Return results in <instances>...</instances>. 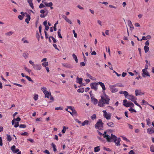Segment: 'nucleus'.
Returning a JSON list of instances; mask_svg holds the SVG:
<instances>
[{"label": "nucleus", "mask_w": 154, "mask_h": 154, "mask_svg": "<svg viewBox=\"0 0 154 154\" xmlns=\"http://www.w3.org/2000/svg\"><path fill=\"white\" fill-rule=\"evenodd\" d=\"M106 131L104 132V138H105L108 142H114L116 146H119L120 145V142L121 141L120 138H117L116 136L112 134H111V137L109 135L106 134Z\"/></svg>", "instance_id": "1"}, {"label": "nucleus", "mask_w": 154, "mask_h": 154, "mask_svg": "<svg viewBox=\"0 0 154 154\" xmlns=\"http://www.w3.org/2000/svg\"><path fill=\"white\" fill-rule=\"evenodd\" d=\"M110 99L109 97L106 94L102 96L101 100L99 101L98 106H99L102 107L104 106V104H108L109 103V101Z\"/></svg>", "instance_id": "2"}, {"label": "nucleus", "mask_w": 154, "mask_h": 154, "mask_svg": "<svg viewBox=\"0 0 154 154\" xmlns=\"http://www.w3.org/2000/svg\"><path fill=\"white\" fill-rule=\"evenodd\" d=\"M103 123L101 119H99L95 125V128L99 130H101L103 128Z\"/></svg>", "instance_id": "3"}, {"label": "nucleus", "mask_w": 154, "mask_h": 154, "mask_svg": "<svg viewBox=\"0 0 154 154\" xmlns=\"http://www.w3.org/2000/svg\"><path fill=\"white\" fill-rule=\"evenodd\" d=\"M103 116L104 118L108 120L110 119H111V114L110 113H107L105 110H103Z\"/></svg>", "instance_id": "4"}, {"label": "nucleus", "mask_w": 154, "mask_h": 154, "mask_svg": "<svg viewBox=\"0 0 154 154\" xmlns=\"http://www.w3.org/2000/svg\"><path fill=\"white\" fill-rule=\"evenodd\" d=\"M98 85V82H94L90 84V86L91 89L97 91V87Z\"/></svg>", "instance_id": "5"}, {"label": "nucleus", "mask_w": 154, "mask_h": 154, "mask_svg": "<svg viewBox=\"0 0 154 154\" xmlns=\"http://www.w3.org/2000/svg\"><path fill=\"white\" fill-rule=\"evenodd\" d=\"M147 67H145V68L142 70L143 74L142 76L143 77H145V75L146 76H150L149 74V72L147 71Z\"/></svg>", "instance_id": "6"}, {"label": "nucleus", "mask_w": 154, "mask_h": 154, "mask_svg": "<svg viewBox=\"0 0 154 154\" xmlns=\"http://www.w3.org/2000/svg\"><path fill=\"white\" fill-rule=\"evenodd\" d=\"M43 92L45 95V97L49 98L50 96L51 95V92H49L47 90H43Z\"/></svg>", "instance_id": "7"}, {"label": "nucleus", "mask_w": 154, "mask_h": 154, "mask_svg": "<svg viewBox=\"0 0 154 154\" xmlns=\"http://www.w3.org/2000/svg\"><path fill=\"white\" fill-rule=\"evenodd\" d=\"M111 91L112 93L116 92L118 91V89L116 88L115 85H111L109 86Z\"/></svg>", "instance_id": "8"}, {"label": "nucleus", "mask_w": 154, "mask_h": 154, "mask_svg": "<svg viewBox=\"0 0 154 154\" xmlns=\"http://www.w3.org/2000/svg\"><path fill=\"white\" fill-rule=\"evenodd\" d=\"M33 68L36 70H40L41 69L42 66L40 64H35L33 67Z\"/></svg>", "instance_id": "9"}, {"label": "nucleus", "mask_w": 154, "mask_h": 154, "mask_svg": "<svg viewBox=\"0 0 154 154\" xmlns=\"http://www.w3.org/2000/svg\"><path fill=\"white\" fill-rule=\"evenodd\" d=\"M147 131L148 134H152L154 133V129L152 127H151L150 128H148L147 130Z\"/></svg>", "instance_id": "10"}, {"label": "nucleus", "mask_w": 154, "mask_h": 154, "mask_svg": "<svg viewBox=\"0 0 154 154\" xmlns=\"http://www.w3.org/2000/svg\"><path fill=\"white\" fill-rule=\"evenodd\" d=\"M123 105L124 106H125L126 107H134V104L132 102H128L126 103H124Z\"/></svg>", "instance_id": "11"}, {"label": "nucleus", "mask_w": 154, "mask_h": 154, "mask_svg": "<svg viewBox=\"0 0 154 154\" xmlns=\"http://www.w3.org/2000/svg\"><path fill=\"white\" fill-rule=\"evenodd\" d=\"M127 98L132 101L136 100H137V98L134 96L131 95H128V96L127 97Z\"/></svg>", "instance_id": "12"}, {"label": "nucleus", "mask_w": 154, "mask_h": 154, "mask_svg": "<svg viewBox=\"0 0 154 154\" xmlns=\"http://www.w3.org/2000/svg\"><path fill=\"white\" fill-rule=\"evenodd\" d=\"M62 65L64 67L68 68H71L72 67V66L70 64L68 63H63L62 64Z\"/></svg>", "instance_id": "13"}, {"label": "nucleus", "mask_w": 154, "mask_h": 154, "mask_svg": "<svg viewBox=\"0 0 154 154\" xmlns=\"http://www.w3.org/2000/svg\"><path fill=\"white\" fill-rule=\"evenodd\" d=\"M128 26L130 28L131 30L134 29V27L131 20H128Z\"/></svg>", "instance_id": "14"}, {"label": "nucleus", "mask_w": 154, "mask_h": 154, "mask_svg": "<svg viewBox=\"0 0 154 154\" xmlns=\"http://www.w3.org/2000/svg\"><path fill=\"white\" fill-rule=\"evenodd\" d=\"M98 84H99L102 87V89L103 91H105L106 89L105 86L103 83L101 82H98Z\"/></svg>", "instance_id": "15"}, {"label": "nucleus", "mask_w": 154, "mask_h": 154, "mask_svg": "<svg viewBox=\"0 0 154 154\" xmlns=\"http://www.w3.org/2000/svg\"><path fill=\"white\" fill-rule=\"evenodd\" d=\"M82 78H79L78 77L77 78L76 82L80 84H81L82 82Z\"/></svg>", "instance_id": "16"}, {"label": "nucleus", "mask_w": 154, "mask_h": 154, "mask_svg": "<svg viewBox=\"0 0 154 154\" xmlns=\"http://www.w3.org/2000/svg\"><path fill=\"white\" fill-rule=\"evenodd\" d=\"M26 17L27 18L25 19V21L26 23H28L30 20V17L29 14H27Z\"/></svg>", "instance_id": "17"}, {"label": "nucleus", "mask_w": 154, "mask_h": 154, "mask_svg": "<svg viewBox=\"0 0 154 154\" xmlns=\"http://www.w3.org/2000/svg\"><path fill=\"white\" fill-rule=\"evenodd\" d=\"M100 150V146L95 147L94 148V151L95 152H97Z\"/></svg>", "instance_id": "18"}, {"label": "nucleus", "mask_w": 154, "mask_h": 154, "mask_svg": "<svg viewBox=\"0 0 154 154\" xmlns=\"http://www.w3.org/2000/svg\"><path fill=\"white\" fill-rule=\"evenodd\" d=\"M32 0H27V2L29 4L30 6L32 9H33L34 8V6L33 5V4L32 3Z\"/></svg>", "instance_id": "19"}, {"label": "nucleus", "mask_w": 154, "mask_h": 154, "mask_svg": "<svg viewBox=\"0 0 154 154\" xmlns=\"http://www.w3.org/2000/svg\"><path fill=\"white\" fill-rule=\"evenodd\" d=\"M91 101L93 102V103L94 104H97L98 102V100L94 97L91 98Z\"/></svg>", "instance_id": "20"}, {"label": "nucleus", "mask_w": 154, "mask_h": 154, "mask_svg": "<svg viewBox=\"0 0 154 154\" xmlns=\"http://www.w3.org/2000/svg\"><path fill=\"white\" fill-rule=\"evenodd\" d=\"M107 125L109 127H113L115 126L114 124L112 122L108 123Z\"/></svg>", "instance_id": "21"}, {"label": "nucleus", "mask_w": 154, "mask_h": 154, "mask_svg": "<svg viewBox=\"0 0 154 154\" xmlns=\"http://www.w3.org/2000/svg\"><path fill=\"white\" fill-rule=\"evenodd\" d=\"M86 75L88 78L91 79V80H94L95 79L94 77L92 76L90 74L88 73H86Z\"/></svg>", "instance_id": "22"}, {"label": "nucleus", "mask_w": 154, "mask_h": 154, "mask_svg": "<svg viewBox=\"0 0 154 154\" xmlns=\"http://www.w3.org/2000/svg\"><path fill=\"white\" fill-rule=\"evenodd\" d=\"M23 56L26 59L28 57L29 54L27 52H24L23 53Z\"/></svg>", "instance_id": "23"}, {"label": "nucleus", "mask_w": 154, "mask_h": 154, "mask_svg": "<svg viewBox=\"0 0 154 154\" xmlns=\"http://www.w3.org/2000/svg\"><path fill=\"white\" fill-rule=\"evenodd\" d=\"M44 3L46 6L48 7H51V6H52L53 5V3L51 2L49 3L45 2Z\"/></svg>", "instance_id": "24"}, {"label": "nucleus", "mask_w": 154, "mask_h": 154, "mask_svg": "<svg viewBox=\"0 0 154 154\" xmlns=\"http://www.w3.org/2000/svg\"><path fill=\"white\" fill-rule=\"evenodd\" d=\"M147 125L149 126L151 125V122L149 118H147L146 119Z\"/></svg>", "instance_id": "25"}, {"label": "nucleus", "mask_w": 154, "mask_h": 154, "mask_svg": "<svg viewBox=\"0 0 154 154\" xmlns=\"http://www.w3.org/2000/svg\"><path fill=\"white\" fill-rule=\"evenodd\" d=\"M60 31H61V29H58V30L57 31V34H58V37L59 38H62V36L61 34V33H60Z\"/></svg>", "instance_id": "26"}, {"label": "nucleus", "mask_w": 154, "mask_h": 154, "mask_svg": "<svg viewBox=\"0 0 154 154\" xmlns=\"http://www.w3.org/2000/svg\"><path fill=\"white\" fill-rule=\"evenodd\" d=\"M144 49L145 53L147 52L149 50V47L146 46H145L144 47Z\"/></svg>", "instance_id": "27"}, {"label": "nucleus", "mask_w": 154, "mask_h": 154, "mask_svg": "<svg viewBox=\"0 0 154 154\" xmlns=\"http://www.w3.org/2000/svg\"><path fill=\"white\" fill-rule=\"evenodd\" d=\"M73 58L74 59L76 63H78V60L76 56L74 54H73L72 55Z\"/></svg>", "instance_id": "28"}, {"label": "nucleus", "mask_w": 154, "mask_h": 154, "mask_svg": "<svg viewBox=\"0 0 154 154\" xmlns=\"http://www.w3.org/2000/svg\"><path fill=\"white\" fill-rule=\"evenodd\" d=\"M89 123V121L88 120H85L82 123V126H84L85 125H88Z\"/></svg>", "instance_id": "29"}, {"label": "nucleus", "mask_w": 154, "mask_h": 154, "mask_svg": "<svg viewBox=\"0 0 154 154\" xmlns=\"http://www.w3.org/2000/svg\"><path fill=\"white\" fill-rule=\"evenodd\" d=\"M51 146L53 149V150H54V152H55L57 151V149H56V146L53 143H51Z\"/></svg>", "instance_id": "30"}, {"label": "nucleus", "mask_w": 154, "mask_h": 154, "mask_svg": "<svg viewBox=\"0 0 154 154\" xmlns=\"http://www.w3.org/2000/svg\"><path fill=\"white\" fill-rule=\"evenodd\" d=\"M68 129V127H66L65 126H64L63 127V129L62 131V132L63 134H64L66 132V129Z\"/></svg>", "instance_id": "31"}, {"label": "nucleus", "mask_w": 154, "mask_h": 154, "mask_svg": "<svg viewBox=\"0 0 154 154\" xmlns=\"http://www.w3.org/2000/svg\"><path fill=\"white\" fill-rule=\"evenodd\" d=\"M84 91V89L83 88H81L78 89L77 90V91L78 92L83 93Z\"/></svg>", "instance_id": "32"}, {"label": "nucleus", "mask_w": 154, "mask_h": 154, "mask_svg": "<svg viewBox=\"0 0 154 154\" xmlns=\"http://www.w3.org/2000/svg\"><path fill=\"white\" fill-rule=\"evenodd\" d=\"M42 65L45 67H46L48 65V62H45L42 63Z\"/></svg>", "instance_id": "33"}, {"label": "nucleus", "mask_w": 154, "mask_h": 154, "mask_svg": "<svg viewBox=\"0 0 154 154\" xmlns=\"http://www.w3.org/2000/svg\"><path fill=\"white\" fill-rule=\"evenodd\" d=\"M7 140L8 141H11L12 140L11 137L10 136V135L7 134Z\"/></svg>", "instance_id": "34"}, {"label": "nucleus", "mask_w": 154, "mask_h": 154, "mask_svg": "<svg viewBox=\"0 0 154 154\" xmlns=\"http://www.w3.org/2000/svg\"><path fill=\"white\" fill-rule=\"evenodd\" d=\"M135 95L136 96H138V95H140L141 94V92H139V90H135Z\"/></svg>", "instance_id": "35"}, {"label": "nucleus", "mask_w": 154, "mask_h": 154, "mask_svg": "<svg viewBox=\"0 0 154 154\" xmlns=\"http://www.w3.org/2000/svg\"><path fill=\"white\" fill-rule=\"evenodd\" d=\"M13 33V32L12 31H10L6 33L5 34L7 36H10Z\"/></svg>", "instance_id": "36"}, {"label": "nucleus", "mask_w": 154, "mask_h": 154, "mask_svg": "<svg viewBox=\"0 0 154 154\" xmlns=\"http://www.w3.org/2000/svg\"><path fill=\"white\" fill-rule=\"evenodd\" d=\"M63 109V108L62 106H60L59 107H56L55 108V109L57 110H62Z\"/></svg>", "instance_id": "37"}, {"label": "nucleus", "mask_w": 154, "mask_h": 154, "mask_svg": "<svg viewBox=\"0 0 154 154\" xmlns=\"http://www.w3.org/2000/svg\"><path fill=\"white\" fill-rule=\"evenodd\" d=\"M25 77L30 82H33V80L31 79V78L30 77H29L28 76L26 75Z\"/></svg>", "instance_id": "38"}, {"label": "nucleus", "mask_w": 154, "mask_h": 154, "mask_svg": "<svg viewBox=\"0 0 154 154\" xmlns=\"http://www.w3.org/2000/svg\"><path fill=\"white\" fill-rule=\"evenodd\" d=\"M123 94H124L125 97L126 98H127V97H128V95H129V94H128V93L126 91H124Z\"/></svg>", "instance_id": "39"}, {"label": "nucleus", "mask_w": 154, "mask_h": 154, "mask_svg": "<svg viewBox=\"0 0 154 154\" xmlns=\"http://www.w3.org/2000/svg\"><path fill=\"white\" fill-rule=\"evenodd\" d=\"M24 69L25 70H26V72H28L29 73H30L31 72V70L30 69H29L27 67H24Z\"/></svg>", "instance_id": "40"}, {"label": "nucleus", "mask_w": 154, "mask_h": 154, "mask_svg": "<svg viewBox=\"0 0 154 154\" xmlns=\"http://www.w3.org/2000/svg\"><path fill=\"white\" fill-rule=\"evenodd\" d=\"M21 41H23V43H29V42L27 40H25V38H23L22 39Z\"/></svg>", "instance_id": "41"}, {"label": "nucleus", "mask_w": 154, "mask_h": 154, "mask_svg": "<svg viewBox=\"0 0 154 154\" xmlns=\"http://www.w3.org/2000/svg\"><path fill=\"white\" fill-rule=\"evenodd\" d=\"M129 110L131 112H136L137 111L134 109L132 108H131L129 109Z\"/></svg>", "instance_id": "42"}, {"label": "nucleus", "mask_w": 154, "mask_h": 154, "mask_svg": "<svg viewBox=\"0 0 154 154\" xmlns=\"http://www.w3.org/2000/svg\"><path fill=\"white\" fill-rule=\"evenodd\" d=\"M150 151L152 152H154V146L153 145H151L150 146Z\"/></svg>", "instance_id": "43"}, {"label": "nucleus", "mask_w": 154, "mask_h": 154, "mask_svg": "<svg viewBox=\"0 0 154 154\" xmlns=\"http://www.w3.org/2000/svg\"><path fill=\"white\" fill-rule=\"evenodd\" d=\"M91 119L93 120L96 118V116L95 114H93L91 117Z\"/></svg>", "instance_id": "44"}, {"label": "nucleus", "mask_w": 154, "mask_h": 154, "mask_svg": "<svg viewBox=\"0 0 154 154\" xmlns=\"http://www.w3.org/2000/svg\"><path fill=\"white\" fill-rule=\"evenodd\" d=\"M26 127V126L25 125L21 124L19 125L20 128H25Z\"/></svg>", "instance_id": "45"}, {"label": "nucleus", "mask_w": 154, "mask_h": 154, "mask_svg": "<svg viewBox=\"0 0 154 154\" xmlns=\"http://www.w3.org/2000/svg\"><path fill=\"white\" fill-rule=\"evenodd\" d=\"M38 94H35L34 97L33 98L35 100H37L38 99Z\"/></svg>", "instance_id": "46"}, {"label": "nucleus", "mask_w": 154, "mask_h": 154, "mask_svg": "<svg viewBox=\"0 0 154 154\" xmlns=\"http://www.w3.org/2000/svg\"><path fill=\"white\" fill-rule=\"evenodd\" d=\"M28 134L26 132H25L21 134V135L22 136H28Z\"/></svg>", "instance_id": "47"}, {"label": "nucleus", "mask_w": 154, "mask_h": 154, "mask_svg": "<svg viewBox=\"0 0 154 154\" xmlns=\"http://www.w3.org/2000/svg\"><path fill=\"white\" fill-rule=\"evenodd\" d=\"M103 149H104V150H106L107 151H109V152L111 151H112L109 148L105 147H104L103 148Z\"/></svg>", "instance_id": "48"}, {"label": "nucleus", "mask_w": 154, "mask_h": 154, "mask_svg": "<svg viewBox=\"0 0 154 154\" xmlns=\"http://www.w3.org/2000/svg\"><path fill=\"white\" fill-rule=\"evenodd\" d=\"M24 17V16H23V15H20L18 16V18L20 20H21L23 19Z\"/></svg>", "instance_id": "49"}, {"label": "nucleus", "mask_w": 154, "mask_h": 154, "mask_svg": "<svg viewBox=\"0 0 154 154\" xmlns=\"http://www.w3.org/2000/svg\"><path fill=\"white\" fill-rule=\"evenodd\" d=\"M47 13H46V14H40V16L41 18H44V17H45V16H46L47 15Z\"/></svg>", "instance_id": "50"}, {"label": "nucleus", "mask_w": 154, "mask_h": 154, "mask_svg": "<svg viewBox=\"0 0 154 154\" xmlns=\"http://www.w3.org/2000/svg\"><path fill=\"white\" fill-rule=\"evenodd\" d=\"M72 112L73 115H76V114H77L76 111L75 110V109H73V110H72Z\"/></svg>", "instance_id": "51"}, {"label": "nucleus", "mask_w": 154, "mask_h": 154, "mask_svg": "<svg viewBox=\"0 0 154 154\" xmlns=\"http://www.w3.org/2000/svg\"><path fill=\"white\" fill-rule=\"evenodd\" d=\"M122 138H123V139L124 140H125L126 141H127V142H130V140L128 139L126 137H123V136H122Z\"/></svg>", "instance_id": "52"}, {"label": "nucleus", "mask_w": 154, "mask_h": 154, "mask_svg": "<svg viewBox=\"0 0 154 154\" xmlns=\"http://www.w3.org/2000/svg\"><path fill=\"white\" fill-rule=\"evenodd\" d=\"M66 21L69 24H71L72 23V22L71 20L67 18Z\"/></svg>", "instance_id": "53"}, {"label": "nucleus", "mask_w": 154, "mask_h": 154, "mask_svg": "<svg viewBox=\"0 0 154 154\" xmlns=\"http://www.w3.org/2000/svg\"><path fill=\"white\" fill-rule=\"evenodd\" d=\"M19 126V123L18 122H15L14 127L15 128Z\"/></svg>", "instance_id": "54"}, {"label": "nucleus", "mask_w": 154, "mask_h": 154, "mask_svg": "<svg viewBox=\"0 0 154 154\" xmlns=\"http://www.w3.org/2000/svg\"><path fill=\"white\" fill-rule=\"evenodd\" d=\"M15 146L14 145H13L11 147V150H12L13 152L14 151L15 148Z\"/></svg>", "instance_id": "55"}, {"label": "nucleus", "mask_w": 154, "mask_h": 154, "mask_svg": "<svg viewBox=\"0 0 154 154\" xmlns=\"http://www.w3.org/2000/svg\"><path fill=\"white\" fill-rule=\"evenodd\" d=\"M39 30L40 34L41 35L42 25H40L39 27Z\"/></svg>", "instance_id": "56"}, {"label": "nucleus", "mask_w": 154, "mask_h": 154, "mask_svg": "<svg viewBox=\"0 0 154 154\" xmlns=\"http://www.w3.org/2000/svg\"><path fill=\"white\" fill-rule=\"evenodd\" d=\"M29 63L31 64V65H32V66H34V65H35V64L33 62H32V60H30L29 61Z\"/></svg>", "instance_id": "57"}, {"label": "nucleus", "mask_w": 154, "mask_h": 154, "mask_svg": "<svg viewBox=\"0 0 154 154\" xmlns=\"http://www.w3.org/2000/svg\"><path fill=\"white\" fill-rule=\"evenodd\" d=\"M51 38H52V40H53V42H54V43H56L57 41H56V39L53 36H51Z\"/></svg>", "instance_id": "58"}, {"label": "nucleus", "mask_w": 154, "mask_h": 154, "mask_svg": "<svg viewBox=\"0 0 154 154\" xmlns=\"http://www.w3.org/2000/svg\"><path fill=\"white\" fill-rule=\"evenodd\" d=\"M72 32L74 34V37L75 38H76L77 37V33L75 32V31L74 30H72Z\"/></svg>", "instance_id": "59"}, {"label": "nucleus", "mask_w": 154, "mask_h": 154, "mask_svg": "<svg viewBox=\"0 0 154 154\" xmlns=\"http://www.w3.org/2000/svg\"><path fill=\"white\" fill-rule=\"evenodd\" d=\"M13 84V85H14L17 86H19V87H22V85H20V84H17V83H14Z\"/></svg>", "instance_id": "60"}, {"label": "nucleus", "mask_w": 154, "mask_h": 154, "mask_svg": "<svg viewBox=\"0 0 154 154\" xmlns=\"http://www.w3.org/2000/svg\"><path fill=\"white\" fill-rule=\"evenodd\" d=\"M3 145L2 140V137H0V146H2Z\"/></svg>", "instance_id": "61"}, {"label": "nucleus", "mask_w": 154, "mask_h": 154, "mask_svg": "<svg viewBox=\"0 0 154 154\" xmlns=\"http://www.w3.org/2000/svg\"><path fill=\"white\" fill-rule=\"evenodd\" d=\"M128 154H135V152L133 150H132L128 152Z\"/></svg>", "instance_id": "62"}, {"label": "nucleus", "mask_w": 154, "mask_h": 154, "mask_svg": "<svg viewBox=\"0 0 154 154\" xmlns=\"http://www.w3.org/2000/svg\"><path fill=\"white\" fill-rule=\"evenodd\" d=\"M44 7L45 6L43 4H41L39 6V8H44Z\"/></svg>", "instance_id": "63"}, {"label": "nucleus", "mask_w": 154, "mask_h": 154, "mask_svg": "<svg viewBox=\"0 0 154 154\" xmlns=\"http://www.w3.org/2000/svg\"><path fill=\"white\" fill-rule=\"evenodd\" d=\"M44 152L45 153L47 154H50V153L49 152V151L47 150H45V151H44Z\"/></svg>", "instance_id": "64"}]
</instances>
